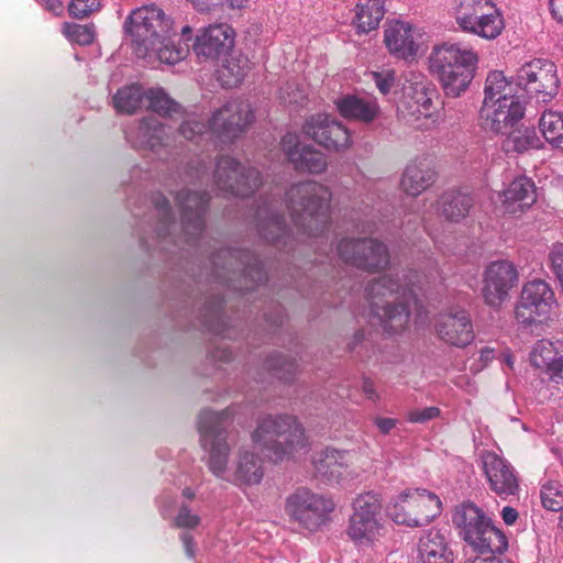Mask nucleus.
<instances>
[{
  "mask_svg": "<svg viewBox=\"0 0 563 563\" xmlns=\"http://www.w3.org/2000/svg\"><path fill=\"white\" fill-rule=\"evenodd\" d=\"M407 279L406 275L401 283L400 278L386 274L374 278L365 287L369 317L377 319L384 331L391 334L407 329L411 309L418 303L413 283Z\"/></svg>",
  "mask_w": 563,
  "mask_h": 563,
  "instance_id": "nucleus-1",
  "label": "nucleus"
},
{
  "mask_svg": "<svg viewBox=\"0 0 563 563\" xmlns=\"http://www.w3.org/2000/svg\"><path fill=\"white\" fill-rule=\"evenodd\" d=\"M478 60V54L472 47L444 42L432 48L429 68L439 80L445 96L457 98L468 89Z\"/></svg>",
  "mask_w": 563,
  "mask_h": 563,
  "instance_id": "nucleus-2",
  "label": "nucleus"
},
{
  "mask_svg": "<svg viewBox=\"0 0 563 563\" xmlns=\"http://www.w3.org/2000/svg\"><path fill=\"white\" fill-rule=\"evenodd\" d=\"M330 189L317 181L292 185L286 192V205L294 225L311 236L322 234L330 223Z\"/></svg>",
  "mask_w": 563,
  "mask_h": 563,
  "instance_id": "nucleus-3",
  "label": "nucleus"
},
{
  "mask_svg": "<svg viewBox=\"0 0 563 563\" xmlns=\"http://www.w3.org/2000/svg\"><path fill=\"white\" fill-rule=\"evenodd\" d=\"M253 442L275 461L307 446V437L298 419L290 415L266 416L252 433Z\"/></svg>",
  "mask_w": 563,
  "mask_h": 563,
  "instance_id": "nucleus-4",
  "label": "nucleus"
},
{
  "mask_svg": "<svg viewBox=\"0 0 563 563\" xmlns=\"http://www.w3.org/2000/svg\"><path fill=\"white\" fill-rule=\"evenodd\" d=\"M452 520L463 539L478 554H500L507 550L508 540L505 533L474 504L464 503L456 507Z\"/></svg>",
  "mask_w": 563,
  "mask_h": 563,
  "instance_id": "nucleus-5",
  "label": "nucleus"
},
{
  "mask_svg": "<svg viewBox=\"0 0 563 563\" xmlns=\"http://www.w3.org/2000/svg\"><path fill=\"white\" fill-rule=\"evenodd\" d=\"M218 275L239 291L253 290L267 279L263 263L249 250L224 249L213 256Z\"/></svg>",
  "mask_w": 563,
  "mask_h": 563,
  "instance_id": "nucleus-6",
  "label": "nucleus"
},
{
  "mask_svg": "<svg viewBox=\"0 0 563 563\" xmlns=\"http://www.w3.org/2000/svg\"><path fill=\"white\" fill-rule=\"evenodd\" d=\"M173 22L164 11L155 5L135 9L124 21V30L135 44V54L139 57L150 55V48L163 44L165 37L170 36Z\"/></svg>",
  "mask_w": 563,
  "mask_h": 563,
  "instance_id": "nucleus-7",
  "label": "nucleus"
},
{
  "mask_svg": "<svg viewBox=\"0 0 563 563\" xmlns=\"http://www.w3.org/2000/svg\"><path fill=\"white\" fill-rule=\"evenodd\" d=\"M346 533L361 549L372 547L384 534L382 503L376 494L366 493L356 497Z\"/></svg>",
  "mask_w": 563,
  "mask_h": 563,
  "instance_id": "nucleus-8",
  "label": "nucleus"
},
{
  "mask_svg": "<svg viewBox=\"0 0 563 563\" xmlns=\"http://www.w3.org/2000/svg\"><path fill=\"white\" fill-rule=\"evenodd\" d=\"M459 27L485 40H495L504 27V19L492 0H460L454 10Z\"/></svg>",
  "mask_w": 563,
  "mask_h": 563,
  "instance_id": "nucleus-9",
  "label": "nucleus"
},
{
  "mask_svg": "<svg viewBox=\"0 0 563 563\" xmlns=\"http://www.w3.org/2000/svg\"><path fill=\"white\" fill-rule=\"evenodd\" d=\"M229 417V409L220 412L203 410L199 415L198 430L200 441L203 448L210 444L208 467L217 477L223 476L229 462L230 448L225 437L222 434L224 422Z\"/></svg>",
  "mask_w": 563,
  "mask_h": 563,
  "instance_id": "nucleus-10",
  "label": "nucleus"
},
{
  "mask_svg": "<svg viewBox=\"0 0 563 563\" xmlns=\"http://www.w3.org/2000/svg\"><path fill=\"white\" fill-rule=\"evenodd\" d=\"M555 305L551 286L542 279L527 282L515 307V318L523 327L542 324L550 319Z\"/></svg>",
  "mask_w": 563,
  "mask_h": 563,
  "instance_id": "nucleus-11",
  "label": "nucleus"
},
{
  "mask_svg": "<svg viewBox=\"0 0 563 563\" xmlns=\"http://www.w3.org/2000/svg\"><path fill=\"white\" fill-rule=\"evenodd\" d=\"M559 82L555 64L544 58L529 60L516 73V85L538 102L551 101L558 95Z\"/></svg>",
  "mask_w": 563,
  "mask_h": 563,
  "instance_id": "nucleus-12",
  "label": "nucleus"
},
{
  "mask_svg": "<svg viewBox=\"0 0 563 563\" xmlns=\"http://www.w3.org/2000/svg\"><path fill=\"white\" fill-rule=\"evenodd\" d=\"M334 509L331 499L307 487H298L287 496L285 512L289 518L309 530L319 529Z\"/></svg>",
  "mask_w": 563,
  "mask_h": 563,
  "instance_id": "nucleus-13",
  "label": "nucleus"
},
{
  "mask_svg": "<svg viewBox=\"0 0 563 563\" xmlns=\"http://www.w3.org/2000/svg\"><path fill=\"white\" fill-rule=\"evenodd\" d=\"M336 253L344 263L369 273L385 269L389 264L386 245L372 238H343Z\"/></svg>",
  "mask_w": 563,
  "mask_h": 563,
  "instance_id": "nucleus-14",
  "label": "nucleus"
},
{
  "mask_svg": "<svg viewBox=\"0 0 563 563\" xmlns=\"http://www.w3.org/2000/svg\"><path fill=\"white\" fill-rule=\"evenodd\" d=\"M441 511L440 498L426 489L404 493L394 504L390 516L398 525L420 527L428 525Z\"/></svg>",
  "mask_w": 563,
  "mask_h": 563,
  "instance_id": "nucleus-15",
  "label": "nucleus"
},
{
  "mask_svg": "<svg viewBox=\"0 0 563 563\" xmlns=\"http://www.w3.org/2000/svg\"><path fill=\"white\" fill-rule=\"evenodd\" d=\"M213 178L219 190L239 197L251 196L262 184L257 169L242 166L230 156L218 158Z\"/></svg>",
  "mask_w": 563,
  "mask_h": 563,
  "instance_id": "nucleus-16",
  "label": "nucleus"
},
{
  "mask_svg": "<svg viewBox=\"0 0 563 563\" xmlns=\"http://www.w3.org/2000/svg\"><path fill=\"white\" fill-rule=\"evenodd\" d=\"M301 131L305 136L328 151L344 152L352 145L349 129L329 114L316 113L308 117Z\"/></svg>",
  "mask_w": 563,
  "mask_h": 563,
  "instance_id": "nucleus-17",
  "label": "nucleus"
},
{
  "mask_svg": "<svg viewBox=\"0 0 563 563\" xmlns=\"http://www.w3.org/2000/svg\"><path fill=\"white\" fill-rule=\"evenodd\" d=\"M251 106L243 101H229L212 113L209 131L223 142L241 136L253 122Z\"/></svg>",
  "mask_w": 563,
  "mask_h": 563,
  "instance_id": "nucleus-18",
  "label": "nucleus"
},
{
  "mask_svg": "<svg viewBox=\"0 0 563 563\" xmlns=\"http://www.w3.org/2000/svg\"><path fill=\"white\" fill-rule=\"evenodd\" d=\"M433 95L435 91L424 85H413L407 88L398 103V115L415 128H428L438 122L433 112Z\"/></svg>",
  "mask_w": 563,
  "mask_h": 563,
  "instance_id": "nucleus-19",
  "label": "nucleus"
},
{
  "mask_svg": "<svg viewBox=\"0 0 563 563\" xmlns=\"http://www.w3.org/2000/svg\"><path fill=\"white\" fill-rule=\"evenodd\" d=\"M517 283L518 272L511 262L501 260L490 263L485 269L482 288L485 303L493 308L500 307Z\"/></svg>",
  "mask_w": 563,
  "mask_h": 563,
  "instance_id": "nucleus-20",
  "label": "nucleus"
},
{
  "mask_svg": "<svg viewBox=\"0 0 563 563\" xmlns=\"http://www.w3.org/2000/svg\"><path fill=\"white\" fill-rule=\"evenodd\" d=\"M280 147L289 164L298 173L320 175L328 168V157L310 144H303L295 133H286Z\"/></svg>",
  "mask_w": 563,
  "mask_h": 563,
  "instance_id": "nucleus-21",
  "label": "nucleus"
},
{
  "mask_svg": "<svg viewBox=\"0 0 563 563\" xmlns=\"http://www.w3.org/2000/svg\"><path fill=\"white\" fill-rule=\"evenodd\" d=\"M439 340L450 346L463 349L474 340L473 323L464 309H450L440 312L434 322Z\"/></svg>",
  "mask_w": 563,
  "mask_h": 563,
  "instance_id": "nucleus-22",
  "label": "nucleus"
},
{
  "mask_svg": "<svg viewBox=\"0 0 563 563\" xmlns=\"http://www.w3.org/2000/svg\"><path fill=\"white\" fill-rule=\"evenodd\" d=\"M235 32L227 23L211 24L197 34L192 51L198 58L217 59L227 55L234 46Z\"/></svg>",
  "mask_w": 563,
  "mask_h": 563,
  "instance_id": "nucleus-23",
  "label": "nucleus"
},
{
  "mask_svg": "<svg viewBox=\"0 0 563 563\" xmlns=\"http://www.w3.org/2000/svg\"><path fill=\"white\" fill-rule=\"evenodd\" d=\"M482 468L492 492L500 497L514 496L519 490V479L510 463L495 452L481 455Z\"/></svg>",
  "mask_w": 563,
  "mask_h": 563,
  "instance_id": "nucleus-24",
  "label": "nucleus"
},
{
  "mask_svg": "<svg viewBox=\"0 0 563 563\" xmlns=\"http://www.w3.org/2000/svg\"><path fill=\"white\" fill-rule=\"evenodd\" d=\"M525 115V106L520 97L503 98L492 103H483L481 118L484 128L495 133H506Z\"/></svg>",
  "mask_w": 563,
  "mask_h": 563,
  "instance_id": "nucleus-25",
  "label": "nucleus"
},
{
  "mask_svg": "<svg viewBox=\"0 0 563 563\" xmlns=\"http://www.w3.org/2000/svg\"><path fill=\"white\" fill-rule=\"evenodd\" d=\"M176 203L181 213V225L190 239L199 236L205 230V214L209 203L207 192L183 190L176 196Z\"/></svg>",
  "mask_w": 563,
  "mask_h": 563,
  "instance_id": "nucleus-26",
  "label": "nucleus"
},
{
  "mask_svg": "<svg viewBox=\"0 0 563 563\" xmlns=\"http://www.w3.org/2000/svg\"><path fill=\"white\" fill-rule=\"evenodd\" d=\"M499 200L504 213L520 217L537 201L534 181L527 176L516 177L499 194Z\"/></svg>",
  "mask_w": 563,
  "mask_h": 563,
  "instance_id": "nucleus-27",
  "label": "nucleus"
},
{
  "mask_svg": "<svg viewBox=\"0 0 563 563\" xmlns=\"http://www.w3.org/2000/svg\"><path fill=\"white\" fill-rule=\"evenodd\" d=\"M417 36L418 32L409 22L395 20L385 24L384 43L388 52L398 58L412 59L417 56Z\"/></svg>",
  "mask_w": 563,
  "mask_h": 563,
  "instance_id": "nucleus-28",
  "label": "nucleus"
},
{
  "mask_svg": "<svg viewBox=\"0 0 563 563\" xmlns=\"http://www.w3.org/2000/svg\"><path fill=\"white\" fill-rule=\"evenodd\" d=\"M312 464L317 474L330 483L340 484L353 476L346 451L327 448L314 453Z\"/></svg>",
  "mask_w": 563,
  "mask_h": 563,
  "instance_id": "nucleus-29",
  "label": "nucleus"
},
{
  "mask_svg": "<svg viewBox=\"0 0 563 563\" xmlns=\"http://www.w3.org/2000/svg\"><path fill=\"white\" fill-rule=\"evenodd\" d=\"M530 362L552 382L563 383V349H559L553 342L538 341L530 353Z\"/></svg>",
  "mask_w": 563,
  "mask_h": 563,
  "instance_id": "nucleus-30",
  "label": "nucleus"
},
{
  "mask_svg": "<svg viewBox=\"0 0 563 563\" xmlns=\"http://www.w3.org/2000/svg\"><path fill=\"white\" fill-rule=\"evenodd\" d=\"M128 141L136 148L155 150L165 145L166 126L155 117H145L136 125L125 131Z\"/></svg>",
  "mask_w": 563,
  "mask_h": 563,
  "instance_id": "nucleus-31",
  "label": "nucleus"
},
{
  "mask_svg": "<svg viewBox=\"0 0 563 563\" xmlns=\"http://www.w3.org/2000/svg\"><path fill=\"white\" fill-rule=\"evenodd\" d=\"M437 179V173L427 158L410 161L401 175L400 187L409 196L417 197L430 188Z\"/></svg>",
  "mask_w": 563,
  "mask_h": 563,
  "instance_id": "nucleus-32",
  "label": "nucleus"
},
{
  "mask_svg": "<svg viewBox=\"0 0 563 563\" xmlns=\"http://www.w3.org/2000/svg\"><path fill=\"white\" fill-rule=\"evenodd\" d=\"M418 558L421 563H454L446 537L438 529H430L419 539Z\"/></svg>",
  "mask_w": 563,
  "mask_h": 563,
  "instance_id": "nucleus-33",
  "label": "nucleus"
},
{
  "mask_svg": "<svg viewBox=\"0 0 563 563\" xmlns=\"http://www.w3.org/2000/svg\"><path fill=\"white\" fill-rule=\"evenodd\" d=\"M256 214L260 234L267 242L277 243L288 235L284 217L275 211L273 201L260 207Z\"/></svg>",
  "mask_w": 563,
  "mask_h": 563,
  "instance_id": "nucleus-34",
  "label": "nucleus"
},
{
  "mask_svg": "<svg viewBox=\"0 0 563 563\" xmlns=\"http://www.w3.org/2000/svg\"><path fill=\"white\" fill-rule=\"evenodd\" d=\"M335 104L343 118L363 123L373 122L379 113V107L375 101L364 100L356 96H345Z\"/></svg>",
  "mask_w": 563,
  "mask_h": 563,
  "instance_id": "nucleus-35",
  "label": "nucleus"
},
{
  "mask_svg": "<svg viewBox=\"0 0 563 563\" xmlns=\"http://www.w3.org/2000/svg\"><path fill=\"white\" fill-rule=\"evenodd\" d=\"M387 0H358L353 24L358 33L376 30L385 15Z\"/></svg>",
  "mask_w": 563,
  "mask_h": 563,
  "instance_id": "nucleus-36",
  "label": "nucleus"
},
{
  "mask_svg": "<svg viewBox=\"0 0 563 563\" xmlns=\"http://www.w3.org/2000/svg\"><path fill=\"white\" fill-rule=\"evenodd\" d=\"M438 206L442 217L459 222L468 214L473 207V198L468 194L450 190L440 197Z\"/></svg>",
  "mask_w": 563,
  "mask_h": 563,
  "instance_id": "nucleus-37",
  "label": "nucleus"
},
{
  "mask_svg": "<svg viewBox=\"0 0 563 563\" xmlns=\"http://www.w3.org/2000/svg\"><path fill=\"white\" fill-rule=\"evenodd\" d=\"M250 69L249 59L241 55H230L217 69V79L224 88L239 86Z\"/></svg>",
  "mask_w": 563,
  "mask_h": 563,
  "instance_id": "nucleus-38",
  "label": "nucleus"
},
{
  "mask_svg": "<svg viewBox=\"0 0 563 563\" xmlns=\"http://www.w3.org/2000/svg\"><path fill=\"white\" fill-rule=\"evenodd\" d=\"M146 90L139 84L124 86L113 95L112 103L117 112L133 114L145 107Z\"/></svg>",
  "mask_w": 563,
  "mask_h": 563,
  "instance_id": "nucleus-39",
  "label": "nucleus"
},
{
  "mask_svg": "<svg viewBox=\"0 0 563 563\" xmlns=\"http://www.w3.org/2000/svg\"><path fill=\"white\" fill-rule=\"evenodd\" d=\"M264 472L262 461L249 451L240 452L235 468V481L241 484H258L263 478Z\"/></svg>",
  "mask_w": 563,
  "mask_h": 563,
  "instance_id": "nucleus-40",
  "label": "nucleus"
},
{
  "mask_svg": "<svg viewBox=\"0 0 563 563\" xmlns=\"http://www.w3.org/2000/svg\"><path fill=\"white\" fill-rule=\"evenodd\" d=\"M543 137L553 147L563 150V114L559 111H544L539 119Z\"/></svg>",
  "mask_w": 563,
  "mask_h": 563,
  "instance_id": "nucleus-41",
  "label": "nucleus"
},
{
  "mask_svg": "<svg viewBox=\"0 0 563 563\" xmlns=\"http://www.w3.org/2000/svg\"><path fill=\"white\" fill-rule=\"evenodd\" d=\"M145 108L159 115L167 117L181 111V106L161 87L146 89Z\"/></svg>",
  "mask_w": 563,
  "mask_h": 563,
  "instance_id": "nucleus-42",
  "label": "nucleus"
},
{
  "mask_svg": "<svg viewBox=\"0 0 563 563\" xmlns=\"http://www.w3.org/2000/svg\"><path fill=\"white\" fill-rule=\"evenodd\" d=\"M511 91V86L503 71H492L485 81L483 103L496 102L497 100H503V98H512L516 95H512Z\"/></svg>",
  "mask_w": 563,
  "mask_h": 563,
  "instance_id": "nucleus-43",
  "label": "nucleus"
},
{
  "mask_svg": "<svg viewBox=\"0 0 563 563\" xmlns=\"http://www.w3.org/2000/svg\"><path fill=\"white\" fill-rule=\"evenodd\" d=\"M154 53L159 62L174 65L183 60L189 53L188 45L175 44L169 41V36L163 40V44L155 45L150 48V55Z\"/></svg>",
  "mask_w": 563,
  "mask_h": 563,
  "instance_id": "nucleus-44",
  "label": "nucleus"
},
{
  "mask_svg": "<svg viewBox=\"0 0 563 563\" xmlns=\"http://www.w3.org/2000/svg\"><path fill=\"white\" fill-rule=\"evenodd\" d=\"M266 368L285 383H291L298 374L296 362L282 354L271 356L266 361Z\"/></svg>",
  "mask_w": 563,
  "mask_h": 563,
  "instance_id": "nucleus-45",
  "label": "nucleus"
},
{
  "mask_svg": "<svg viewBox=\"0 0 563 563\" xmlns=\"http://www.w3.org/2000/svg\"><path fill=\"white\" fill-rule=\"evenodd\" d=\"M62 33L68 41L81 46L92 44L96 38V30L93 23L82 25L65 22L62 26Z\"/></svg>",
  "mask_w": 563,
  "mask_h": 563,
  "instance_id": "nucleus-46",
  "label": "nucleus"
},
{
  "mask_svg": "<svg viewBox=\"0 0 563 563\" xmlns=\"http://www.w3.org/2000/svg\"><path fill=\"white\" fill-rule=\"evenodd\" d=\"M509 148L522 153L530 148H539L541 141L532 129L519 130L510 134L507 140Z\"/></svg>",
  "mask_w": 563,
  "mask_h": 563,
  "instance_id": "nucleus-47",
  "label": "nucleus"
},
{
  "mask_svg": "<svg viewBox=\"0 0 563 563\" xmlns=\"http://www.w3.org/2000/svg\"><path fill=\"white\" fill-rule=\"evenodd\" d=\"M540 498L544 508L551 511L563 510V492L556 482H548L542 485Z\"/></svg>",
  "mask_w": 563,
  "mask_h": 563,
  "instance_id": "nucleus-48",
  "label": "nucleus"
},
{
  "mask_svg": "<svg viewBox=\"0 0 563 563\" xmlns=\"http://www.w3.org/2000/svg\"><path fill=\"white\" fill-rule=\"evenodd\" d=\"M100 8V0H73L68 5V11L75 19H85L91 13L99 11Z\"/></svg>",
  "mask_w": 563,
  "mask_h": 563,
  "instance_id": "nucleus-49",
  "label": "nucleus"
},
{
  "mask_svg": "<svg viewBox=\"0 0 563 563\" xmlns=\"http://www.w3.org/2000/svg\"><path fill=\"white\" fill-rule=\"evenodd\" d=\"M371 79L382 95H387L395 86L396 76L393 69H383L371 73Z\"/></svg>",
  "mask_w": 563,
  "mask_h": 563,
  "instance_id": "nucleus-50",
  "label": "nucleus"
},
{
  "mask_svg": "<svg viewBox=\"0 0 563 563\" xmlns=\"http://www.w3.org/2000/svg\"><path fill=\"white\" fill-rule=\"evenodd\" d=\"M209 131V124L197 119H189L185 121L180 128L179 133L187 140H194L196 136H200Z\"/></svg>",
  "mask_w": 563,
  "mask_h": 563,
  "instance_id": "nucleus-51",
  "label": "nucleus"
},
{
  "mask_svg": "<svg viewBox=\"0 0 563 563\" xmlns=\"http://www.w3.org/2000/svg\"><path fill=\"white\" fill-rule=\"evenodd\" d=\"M152 201L157 212L159 213L161 223L164 227L169 225L173 222L174 218L168 199L162 194L157 192L153 196Z\"/></svg>",
  "mask_w": 563,
  "mask_h": 563,
  "instance_id": "nucleus-52",
  "label": "nucleus"
},
{
  "mask_svg": "<svg viewBox=\"0 0 563 563\" xmlns=\"http://www.w3.org/2000/svg\"><path fill=\"white\" fill-rule=\"evenodd\" d=\"M438 407H424L422 409H412L407 413V420L411 423H424L440 416Z\"/></svg>",
  "mask_w": 563,
  "mask_h": 563,
  "instance_id": "nucleus-53",
  "label": "nucleus"
},
{
  "mask_svg": "<svg viewBox=\"0 0 563 563\" xmlns=\"http://www.w3.org/2000/svg\"><path fill=\"white\" fill-rule=\"evenodd\" d=\"M200 523V518L190 511L188 506L183 505L175 518V526L177 528L194 529Z\"/></svg>",
  "mask_w": 563,
  "mask_h": 563,
  "instance_id": "nucleus-54",
  "label": "nucleus"
},
{
  "mask_svg": "<svg viewBox=\"0 0 563 563\" xmlns=\"http://www.w3.org/2000/svg\"><path fill=\"white\" fill-rule=\"evenodd\" d=\"M374 423L380 433L388 434L396 427L397 421L393 418L376 417Z\"/></svg>",
  "mask_w": 563,
  "mask_h": 563,
  "instance_id": "nucleus-55",
  "label": "nucleus"
},
{
  "mask_svg": "<svg viewBox=\"0 0 563 563\" xmlns=\"http://www.w3.org/2000/svg\"><path fill=\"white\" fill-rule=\"evenodd\" d=\"M42 7L54 14L55 16H60L64 12V4L62 0H41Z\"/></svg>",
  "mask_w": 563,
  "mask_h": 563,
  "instance_id": "nucleus-56",
  "label": "nucleus"
},
{
  "mask_svg": "<svg viewBox=\"0 0 563 563\" xmlns=\"http://www.w3.org/2000/svg\"><path fill=\"white\" fill-rule=\"evenodd\" d=\"M362 391L366 396L367 399L372 401H377L379 396L376 391L375 384L369 378H365L362 384Z\"/></svg>",
  "mask_w": 563,
  "mask_h": 563,
  "instance_id": "nucleus-57",
  "label": "nucleus"
},
{
  "mask_svg": "<svg viewBox=\"0 0 563 563\" xmlns=\"http://www.w3.org/2000/svg\"><path fill=\"white\" fill-rule=\"evenodd\" d=\"M549 8L553 19L563 23V0H549Z\"/></svg>",
  "mask_w": 563,
  "mask_h": 563,
  "instance_id": "nucleus-58",
  "label": "nucleus"
},
{
  "mask_svg": "<svg viewBox=\"0 0 563 563\" xmlns=\"http://www.w3.org/2000/svg\"><path fill=\"white\" fill-rule=\"evenodd\" d=\"M180 540L184 544L186 555L190 559L195 558V541L192 536L189 533H181Z\"/></svg>",
  "mask_w": 563,
  "mask_h": 563,
  "instance_id": "nucleus-59",
  "label": "nucleus"
},
{
  "mask_svg": "<svg viewBox=\"0 0 563 563\" xmlns=\"http://www.w3.org/2000/svg\"><path fill=\"white\" fill-rule=\"evenodd\" d=\"M501 518L507 526H511L518 519V511L510 506H506L501 510Z\"/></svg>",
  "mask_w": 563,
  "mask_h": 563,
  "instance_id": "nucleus-60",
  "label": "nucleus"
},
{
  "mask_svg": "<svg viewBox=\"0 0 563 563\" xmlns=\"http://www.w3.org/2000/svg\"><path fill=\"white\" fill-rule=\"evenodd\" d=\"M192 3L194 8L200 12L211 10L210 0H188Z\"/></svg>",
  "mask_w": 563,
  "mask_h": 563,
  "instance_id": "nucleus-61",
  "label": "nucleus"
},
{
  "mask_svg": "<svg viewBox=\"0 0 563 563\" xmlns=\"http://www.w3.org/2000/svg\"><path fill=\"white\" fill-rule=\"evenodd\" d=\"M247 0H225L224 7L230 9H242L246 7Z\"/></svg>",
  "mask_w": 563,
  "mask_h": 563,
  "instance_id": "nucleus-62",
  "label": "nucleus"
},
{
  "mask_svg": "<svg viewBox=\"0 0 563 563\" xmlns=\"http://www.w3.org/2000/svg\"><path fill=\"white\" fill-rule=\"evenodd\" d=\"M488 558H475L474 560L466 562V563H503L501 561L497 560L494 554H488Z\"/></svg>",
  "mask_w": 563,
  "mask_h": 563,
  "instance_id": "nucleus-63",
  "label": "nucleus"
},
{
  "mask_svg": "<svg viewBox=\"0 0 563 563\" xmlns=\"http://www.w3.org/2000/svg\"><path fill=\"white\" fill-rule=\"evenodd\" d=\"M225 0H210L211 10L216 8H224Z\"/></svg>",
  "mask_w": 563,
  "mask_h": 563,
  "instance_id": "nucleus-64",
  "label": "nucleus"
}]
</instances>
